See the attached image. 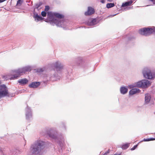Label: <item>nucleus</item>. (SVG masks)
Listing matches in <instances>:
<instances>
[{
  "label": "nucleus",
  "mask_w": 155,
  "mask_h": 155,
  "mask_svg": "<svg viewBox=\"0 0 155 155\" xmlns=\"http://www.w3.org/2000/svg\"><path fill=\"white\" fill-rule=\"evenodd\" d=\"M129 143H126L122 145L121 146V148L124 150L127 148L129 147Z\"/></svg>",
  "instance_id": "b1692460"
},
{
  "label": "nucleus",
  "mask_w": 155,
  "mask_h": 155,
  "mask_svg": "<svg viewBox=\"0 0 155 155\" xmlns=\"http://www.w3.org/2000/svg\"><path fill=\"white\" fill-rule=\"evenodd\" d=\"M149 0V1H151L152 2H153V4H154L155 3V1H154V0Z\"/></svg>",
  "instance_id": "4c0bfd02"
},
{
  "label": "nucleus",
  "mask_w": 155,
  "mask_h": 155,
  "mask_svg": "<svg viewBox=\"0 0 155 155\" xmlns=\"http://www.w3.org/2000/svg\"><path fill=\"white\" fill-rule=\"evenodd\" d=\"M108 153L107 152H105L104 154V155H106L107 153Z\"/></svg>",
  "instance_id": "79ce46f5"
},
{
  "label": "nucleus",
  "mask_w": 155,
  "mask_h": 155,
  "mask_svg": "<svg viewBox=\"0 0 155 155\" xmlns=\"http://www.w3.org/2000/svg\"><path fill=\"white\" fill-rule=\"evenodd\" d=\"M150 85V82L147 80L144 79L135 83L134 87L145 88H147Z\"/></svg>",
  "instance_id": "0eeeda50"
},
{
  "label": "nucleus",
  "mask_w": 155,
  "mask_h": 155,
  "mask_svg": "<svg viewBox=\"0 0 155 155\" xmlns=\"http://www.w3.org/2000/svg\"><path fill=\"white\" fill-rule=\"evenodd\" d=\"M49 7L48 6H46L45 7V12H47L49 10Z\"/></svg>",
  "instance_id": "c85d7f7f"
},
{
  "label": "nucleus",
  "mask_w": 155,
  "mask_h": 155,
  "mask_svg": "<svg viewBox=\"0 0 155 155\" xmlns=\"http://www.w3.org/2000/svg\"><path fill=\"white\" fill-rule=\"evenodd\" d=\"M138 145L137 144L134 146L131 149V150H134L137 147Z\"/></svg>",
  "instance_id": "c756f323"
},
{
  "label": "nucleus",
  "mask_w": 155,
  "mask_h": 155,
  "mask_svg": "<svg viewBox=\"0 0 155 155\" xmlns=\"http://www.w3.org/2000/svg\"><path fill=\"white\" fill-rule=\"evenodd\" d=\"M115 5L114 3H108L107 4L106 7L107 8H109L114 7Z\"/></svg>",
  "instance_id": "393cba45"
},
{
  "label": "nucleus",
  "mask_w": 155,
  "mask_h": 155,
  "mask_svg": "<svg viewBox=\"0 0 155 155\" xmlns=\"http://www.w3.org/2000/svg\"><path fill=\"white\" fill-rule=\"evenodd\" d=\"M149 140L150 141H152V140H155V138H149Z\"/></svg>",
  "instance_id": "473e14b6"
},
{
  "label": "nucleus",
  "mask_w": 155,
  "mask_h": 155,
  "mask_svg": "<svg viewBox=\"0 0 155 155\" xmlns=\"http://www.w3.org/2000/svg\"><path fill=\"white\" fill-rule=\"evenodd\" d=\"M48 134L49 137L52 139H54L55 140V141H56L58 137H57L55 134L51 132L48 133Z\"/></svg>",
  "instance_id": "4be33fe9"
},
{
  "label": "nucleus",
  "mask_w": 155,
  "mask_h": 155,
  "mask_svg": "<svg viewBox=\"0 0 155 155\" xmlns=\"http://www.w3.org/2000/svg\"><path fill=\"white\" fill-rule=\"evenodd\" d=\"M41 15L43 17H45L46 16L47 13L44 11H42L41 12Z\"/></svg>",
  "instance_id": "cd10ccee"
},
{
  "label": "nucleus",
  "mask_w": 155,
  "mask_h": 155,
  "mask_svg": "<svg viewBox=\"0 0 155 155\" xmlns=\"http://www.w3.org/2000/svg\"><path fill=\"white\" fill-rule=\"evenodd\" d=\"M133 2V0H131L129 1H128L124 3H123L122 4L121 6L122 7H124L129 6Z\"/></svg>",
  "instance_id": "412c9836"
},
{
  "label": "nucleus",
  "mask_w": 155,
  "mask_h": 155,
  "mask_svg": "<svg viewBox=\"0 0 155 155\" xmlns=\"http://www.w3.org/2000/svg\"><path fill=\"white\" fill-rule=\"evenodd\" d=\"M41 84L39 82H33L29 84L28 86L30 88H37Z\"/></svg>",
  "instance_id": "ddd939ff"
},
{
  "label": "nucleus",
  "mask_w": 155,
  "mask_h": 155,
  "mask_svg": "<svg viewBox=\"0 0 155 155\" xmlns=\"http://www.w3.org/2000/svg\"><path fill=\"white\" fill-rule=\"evenodd\" d=\"M78 59L80 61V62H81L82 61V59L81 58H78Z\"/></svg>",
  "instance_id": "72a5a7b5"
},
{
  "label": "nucleus",
  "mask_w": 155,
  "mask_h": 155,
  "mask_svg": "<svg viewBox=\"0 0 155 155\" xmlns=\"http://www.w3.org/2000/svg\"><path fill=\"white\" fill-rule=\"evenodd\" d=\"M142 72L144 77L146 79H152L155 77V74L151 72L149 68L146 67L143 68Z\"/></svg>",
  "instance_id": "423d86ee"
},
{
  "label": "nucleus",
  "mask_w": 155,
  "mask_h": 155,
  "mask_svg": "<svg viewBox=\"0 0 155 155\" xmlns=\"http://www.w3.org/2000/svg\"><path fill=\"white\" fill-rule=\"evenodd\" d=\"M8 94V90L4 84L0 85V99L6 96Z\"/></svg>",
  "instance_id": "1a4fd4ad"
},
{
  "label": "nucleus",
  "mask_w": 155,
  "mask_h": 155,
  "mask_svg": "<svg viewBox=\"0 0 155 155\" xmlns=\"http://www.w3.org/2000/svg\"><path fill=\"white\" fill-rule=\"evenodd\" d=\"M120 91L121 94H126L128 91V88L127 87L122 86L120 88Z\"/></svg>",
  "instance_id": "dca6fc26"
},
{
  "label": "nucleus",
  "mask_w": 155,
  "mask_h": 155,
  "mask_svg": "<svg viewBox=\"0 0 155 155\" xmlns=\"http://www.w3.org/2000/svg\"><path fill=\"white\" fill-rule=\"evenodd\" d=\"M126 38H127L128 40H130V38H128L127 36H126Z\"/></svg>",
  "instance_id": "ea45409f"
},
{
  "label": "nucleus",
  "mask_w": 155,
  "mask_h": 155,
  "mask_svg": "<svg viewBox=\"0 0 155 155\" xmlns=\"http://www.w3.org/2000/svg\"><path fill=\"white\" fill-rule=\"evenodd\" d=\"M97 22L96 18H91L89 19L87 23L88 25L92 26L97 24Z\"/></svg>",
  "instance_id": "4468645a"
},
{
  "label": "nucleus",
  "mask_w": 155,
  "mask_h": 155,
  "mask_svg": "<svg viewBox=\"0 0 155 155\" xmlns=\"http://www.w3.org/2000/svg\"><path fill=\"white\" fill-rule=\"evenodd\" d=\"M59 127L62 131H66L67 130V126L65 122H61Z\"/></svg>",
  "instance_id": "2eb2a0df"
},
{
  "label": "nucleus",
  "mask_w": 155,
  "mask_h": 155,
  "mask_svg": "<svg viewBox=\"0 0 155 155\" xmlns=\"http://www.w3.org/2000/svg\"><path fill=\"white\" fill-rule=\"evenodd\" d=\"M64 17L63 15L57 12H49L47 13V18L51 25H55L58 27L66 29L68 23L66 21L61 19Z\"/></svg>",
  "instance_id": "f257e3e1"
},
{
  "label": "nucleus",
  "mask_w": 155,
  "mask_h": 155,
  "mask_svg": "<svg viewBox=\"0 0 155 155\" xmlns=\"http://www.w3.org/2000/svg\"><path fill=\"white\" fill-rule=\"evenodd\" d=\"M5 148H3V147H1L0 148L1 152L3 154V155H5V153L4 152L5 151Z\"/></svg>",
  "instance_id": "a878e982"
},
{
  "label": "nucleus",
  "mask_w": 155,
  "mask_h": 155,
  "mask_svg": "<svg viewBox=\"0 0 155 155\" xmlns=\"http://www.w3.org/2000/svg\"><path fill=\"white\" fill-rule=\"evenodd\" d=\"M45 70V67H43L37 68L36 69V71L37 72L41 73L44 71Z\"/></svg>",
  "instance_id": "5701e85b"
},
{
  "label": "nucleus",
  "mask_w": 155,
  "mask_h": 155,
  "mask_svg": "<svg viewBox=\"0 0 155 155\" xmlns=\"http://www.w3.org/2000/svg\"><path fill=\"white\" fill-rule=\"evenodd\" d=\"M94 9L91 7H88L87 11L84 14L86 16L90 15L93 14L94 13Z\"/></svg>",
  "instance_id": "9b49d317"
},
{
  "label": "nucleus",
  "mask_w": 155,
  "mask_h": 155,
  "mask_svg": "<svg viewBox=\"0 0 155 155\" xmlns=\"http://www.w3.org/2000/svg\"><path fill=\"white\" fill-rule=\"evenodd\" d=\"M21 0H18L17 2V5H21Z\"/></svg>",
  "instance_id": "7c9ffc66"
},
{
  "label": "nucleus",
  "mask_w": 155,
  "mask_h": 155,
  "mask_svg": "<svg viewBox=\"0 0 155 155\" xmlns=\"http://www.w3.org/2000/svg\"><path fill=\"white\" fill-rule=\"evenodd\" d=\"M117 14H114V15H110L109 16H108V17H114V16L116 15Z\"/></svg>",
  "instance_id": "c9c22d12"
},
{
  "label": "nucleus",
  "mask_w": 155,
  "mask_h": 155,
  "mask_svg": "<svg viewBox=\"0 0 155 155\" xmlns=\"http://www.w3.org/2000/svg\"><path fill=\"white\" fill-rule=\"evenodd\" d=\"M22 68L25 73L26 72L30 71L31 70L32 68V67L31 66L29 65L25 66Z\"/></svg>",
  "instance_id": "a211bd4d"
},
{
  "label": "nucleus",
  "mask_w": 155,
  "mask_h": 155,
  "mask_svg": "<svg viewBox=\"0 0 155 155\" xmlns=\"http://www.w3.org/2000/svg\"><path fill=\"white\" fill-rule=\"evenodd\" d=\"M49 130L50 131H52V130H54V128H51Z\"/></svg>",
  "instance_id": "58836bf2"
},
{
  "label": "nucleus",
  "mask_w": 155,
  "mask_h": 155,
  "mask_svg": "<svg viewBox=\"0 0 155 155\" xmlns=\"http://www.w3.org/2000/svg\"><path fill=\"white\" fill-rule=\"evenodd\" d=\"M42 5V3L41 2H39V3L36 4L35 8L38 9Z\"/></svg>",
  "instance_id": "bb28decb"
},
{
  "label": "nucleus",
  "mask_w": 155,
  "mask_h": 155,
  "mask_svg": "<svg viewBox=\"0 0 155 155\" xmlns=\"http://www.w3.org/2000/svg\"><path fill=\"white\" fill-rule=\"evenodd\" d=\"M15 74L9 76L8 78L10 80H14L18 78L21 76L25 74L22 68L15 70L14 71Z\"/></svg>",
  "instance_id": "6e6552de"
},
{
  "label": "nucleus",
  "mask_w": 155,
  "mask_h": 155,
  "mask_svg": "<svg viewBox=\"0 0 155 155\" xmlns=\"http://www.w3.org/2000/svg\"><path fill=\"white\" fill-rule=\"evenodd\" d=\"M140 91L139 89L133 88L130 90L129 93L130 95H132L137 93H139Z\"/></svg>",
  "instance_id": "f3484780"
},
{
  "label": "nucleus",
  "mask_w": 155,
  "mask_h": 155,
  "mask_svg": "<svg viewBox=\"0 0 155 155\" xmlns=\"http://www.w3.org/2000/svg\"><path fill=\"white\" fill-rule=\"evenodd\" d=\"M149 138L144 139L143 141H149Z\"/></svg>",
  "instance_id": "2f4dec72"
},
{
  "label": "nucleus",
  "mask_w": 155,
  "mask_h": 155,
  "mask_svg": "<svg viewBox=\"0 0 155 155\" xmlns=\"http://www.w3.org/2000/svg\"><path fill=\"white\" fill-rule=\"evenodd\" d=\"M100 2L102 3H104L105 2V0H101Z\"/></svg>",
  "instance_id": "f704fd0d"
},
{
  "label": "nucleus",
  "mask_w": 155,
  "mask_h": 155,
  "mask_svg": "<svg viewBox=\"0 0 155 155\" xmlns=\"http://www.w3.org/2000/svg\"><path fill=\"white\" fill-rule=\"evenodd\" d=\"M66 139L65 136L62 134H60L58 136L56 142H57L58 147L61 149L64 148L65 146V142Z\"/></svg>",
  "instance_id": "39448f33"
},
{
  "label": "nucleus",
  "mask_w": 155,
  "mask_h": 155,
  "mask_svg": "<svg viewBox=\"0 0 155 155\" xmlns=\"http://www.w3.org/2000/svg\"><path fill=\"white\" fill-rule=\"evenodd\" d=\"M109 2H112L113 0H107Z\"/></svg>",
  "instance_id": "a19ab883"
},
{
  "label": "nucleus",
  "mask_w": 155,
  "mask_h": 155,
  "mask_svg": "<svg viewBox=\"0 0 155 155\" xmlns=\"http://www.w3.org/2000/svg\"><path fill=\"white\" fill-rule=\"evenodd\" d=\"M26 118L28 120H31L32 117V110L30 107L28 106L25 109Z\"/></svg>",
  "instance_id": "9d476101"
},
{
  "label": "nucleus",
  "mask_w": 155,
  "mask_h": 155,
  "mask_svg": "<svg viewBox=\"0 0 155 155\" xmlns=\"http://www.w3.org/2000/svg\"><path fill=\"white\" fill-rule=\"evenodd\" d=\"M139 33L144 36H149L153 33H155V27H150L141 28L139 30Z\"/></svg>",
  "instance_id": "20e7f679"
},
{
  "label": "nucleus",
  "mask_w": 155,
  "mask_h": 155,
  "mask_svg": "<svg viewBox=\"0 0 155 155\" xmlns=\"http://www.w3.org/2000/svg\"><path fill=\"white\" fill-rule=\"evenodd\" d=\"M63 67V64L60 61H57L51 64V67L54 69V70L51 71L47 74L45 75L43 77L44 79L47 81H54L57 79H60L62 76L61 74H57L54 71V69H56L58 73L62 70Z\"/></svg>",
  "instance_id": "f03ea898"
},
{
  "label": "nucleus",
  "mask_w": 155,
  "mask_h": 155,
  "mask_svg": "<svg viewBox=\"0 0 155 155\" xmlns=\"http://www.w3.org/2000/svg\"><path fill=\"white\" fill-rule=\"evenodd\" d=\"M33 17L35 19V21L36 22H38L39 21H41L44 19L41 16L38 15V13H34Z\"/></svg>",
  "instance_id": "f8f14e48"
},
{
  "label": "nucleus",
  "mask_w": 155,
  "mask_h": 155,
  "mask_svg": "<svg viewBox=\"0 0 155 155\" xmlns=\"http://www.w3.org/2000/svg\"><path fill=\"white\" fill-rule=\"evenodd\" d=\"M151 97L149 94H145V101L146 103H148L150 100Z\"/></svg>",
  "instance_id": "aec40b11"
},
{
  "label": "nucleus",
  "mask_w": 155,
  "mask_h": 155,
  "mask_svg": "<svg viewBox=\"0 0 155 155\" xmlns=\"http://www.w3.org/2000/svg\"><path fill=\"white\" fill-rule=\"evenodd\" d=\"M45 146V142L39 139L31 145L30 150L32 155H42Z\"/></svg>",
  "instance_id": "7ed1b4c3"
},
{
  "label": "nucleus",
  "mask_w": 155,
  "mask_h": 155,
  "mask_svg": "<svg viewBox=\"0 0 155 155\" xmlns=\"http://www.w3.org/2000/svg\"><path fill=\"white\" fill-rule=\"evenodd\" d=\"M28 80L26 78L20 79L18 81V82L21 85H24L27 83Z\"/></svg>",
  "instance_id": "6ab92c4d"
},
{
  "label": "nucleus",
  "mask_w": 155,
  "mask_h": 155,
  "mask_svg": "<svg viewBox=\"0 0 155 155\" xmlns=\"http://www.w3.org/2000/svg\"><path fill=\"white\" fill-rule=\"evenodd\" d=\"M6 0H0V3L3 2Z\"/></svg>",
  "instance_id": "e433bc0d"
}]
</instances>
